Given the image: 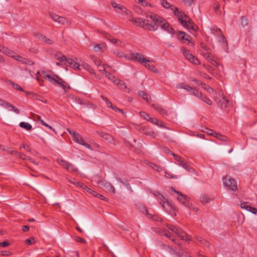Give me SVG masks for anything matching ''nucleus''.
<instances>
[{
  "label": "nucleus",
  "mask_w": 257,
  "mask_h": 257,
  "mask_svg": "<svg viewBox=\"0 0 257 257\" xmlns=\"http://www.w3.org/2000/svg\"><path fill=\"white\" fill-rule=\"evenodd\" d=\"M147 18H150L157 27V30L160 27L162 30H165L169 33L174 35L175 33L174 29L172 28L169 23L164 18L155 14H152L150 16H147Z\"/></svg>",
  "instance_id": "nucleus-1"
},
{
  "label": "nucleus",
  "mask_w": 257,
  "mask_h": 257,
  "mask_svg": "<svg viewBox=\"0 0 257 257\" xmlns=\"http://www.w3.org/2000/svg\"><path fill=\"white\" fill-rule=\"evenodd\" d=\"M169 229L172 232H174L178 237L180 238L181 240H185L186 241H189L191 239V237L186 234L181 229L177 228V227L173 225L168 226Z\"/></svg>",
  "instance_id": "nucleus-2"
},
{
  "label": "nucleus",
  "mask_w": 257,
  "mask_h": 257,
  "mask_svg": "<svg viewBox=\"0 0 257 257\" xmlns=\"http://www.w3.org/2000/svg\"><path fill=\"white\" fill-rule=\"evenodd\" d=\"M223 182L224 185L232 191H235L237 189L236 182L229 176L223 177Z\"/></svg>",
  "instance_id": "nucleus-3"
},
{
  "label": "nucleus",
  "mask_w": 257,
  "mask_h": 257,
  "mask_svg": "<svg viewBox=\"0 0 257 257\" xmlns=\"http://www.w3.org/2000/svg\"><path fill=\"white\" fill-rule=\"evenodd\" d=\"M181 51L184 56L190 62L195 65L200 64L199 60L197 58H196L194 55H193L192 54L190 53L189 51H188L185 48H182Z\"/></svg>",
  "instance_id": "nucleus-4"
},
{
  "label": "nucleus",
  "mask_w": 257,
  "mask_h": 257,
  "mask_svg": "<svg viewBox=\"0 0 257 257\" xmlns=\"http://www.w3.org/2000/svg\"><path fill=\"white\" fill-rule=\"evenodd\" d=\"M1 52H3V53L9 56V57L14 58L18 61H19L21 63H22V61L24 58V57H21V56H19V55H18L15 52L10 50L7 47H4L3 48H1Z\"/></svg>",
  "instance_id": "nucleus-5"
},
{
  "label": "nucleus",
  "mask_w": 257,
  "mask_h": 257,
  "mask_svg": "<svg viewBox=\"0 0 257 257\" xmlns=\"http://www.w3.org/2000/svg\"><path fill=\"white\" fill-rule=\"evenodd\" d=\"M172 155L173 156L174 159L179 162L178 165L182 167L183 168L188 170L189 172H191L190 169H191V168L189 167L188 163L185 161L184 158H183L180 156L173 153H172Z\"/></svg>",
  "instance_id": "nucleus-6"
},
{
  "label": "nucleus",
  "mask_w": 257,
  "mask_h": 257,
  "mask_svg": "<svg viewBox=\"0 0 257 257\" xmlns=\"http://www.w3.org/2000/svg\"><path fill=\"white\" fill-rule=\"evenodd\" d=\"M73 140L78 144L83 145L87 149L92 150V148L91 145L86 143L83 140L82 137L78 133H77L73 137Z\"/></svg>",
  "instance_id": "nucleus-7"
},
{
  "label": "nucleus",
  "mask_w": 257,
  "mask_h": 257,
  "mask_svg": "<svg viewBox=\"0 0 257 257\" xmlns=\"http://www.w3.org/2000/svg\"><path fill=\"white\" fill-rule=\"evenodd\" d=\"M134 59L143 64L145 62L149 61V60L144 58L143 55L139 53H133L131 54V56H129V58H127L128 60H132Z\"/></svg>",
  "instance_id": "nucleus-8"
},
{
  "label": "nucleus",
  "mask_w": 257,
  "mask_h": 257,
  "mask_svg": "<svg viewBox=\"0 0 257 257\" xmlns=\"http://www.w3.org/2000/svg\"><path fill=\"white\" fill-rule=\"evenodd\" d=\"M174 14L178 18V21L180 22L182 26L186 25V18H184V15H186L184 13L179 11V9L177 7L174 8Z\"/></svg>",
  "instance_id": "nucleus-9"
},
{
  "label": "nucleus",
  "mask_w": 257,
  "mask_h": 257,
  "mask_svg": "<svg viewBox=\"0 0 257 257\" xmlns=\"http://www.w3.org/2000/svg\"><path fill=\"white\" fill-rule=\"evenodd\" d=\"M49 15L53 20L54 21L60 24L64 25L67 22L66 19L65 17L59 16L53 13L49 12Z\"/></svg>",
  "instance_id": "nucleus-10"
},
{
  "label": "nucleus",
  "mask_w": 257,
  "mask_h": 257,
  "mask_svg": "<svg viewBox=\"0 0 257 257\" xmlns=\"http://www.w3.org/2000/svg\"><path fill=\"white\" fill-rule=\"evenodd\" d=\"M177 36L178 39L183 43H190L192 40V38L189 35L182 31H179L177 34Z\"/></svg>",
  "instance_id": "nucleus-11"
},
{
  "label": "nucleus",
  "mask_w": 257,
  "mask_h": 257,
  "mask_svg": "<svg viewBox=\"0 0 257 257\" xmlns=\"http://www.w3.org/2000/svg\"><path fill=\"white\" fill-rule=\"evenodd\" d=\"M98 183L102 188L115 193V189L109 182H107L106 180H101Z\"/></svg>",
  "instance_id": "nucleus-12"
},
{
  "label": "nucleus",
  "mask_w": 257,
  "mask_h": 257,
  "mask_svg": "<svg viewBox=\"0 0 257 257\" xmlns=\"http://www.w3.org/2000/svg\"><path fill=\"white\" fill-rule=\"evenodd\" d=\"M130 21L138 27L145 28V23L146 22V19H143L140 18H136L133 17L130 20Z\"/></svg>",
  "instance_id": "nucleus-13"
},
{
  "label": "nucleus",
  "mask_w": 257,
  "mask_h": 257,
  "mask_svg": "<svg viewBox=\"0 0 257 257\" xmlns=\"http://www.w3.org/2000/svg\"><path fill=\"white\" fill-rule=\"evenodd\" d=\"M184 18H186L185 21L186 23V25L183 26L188 30L191 29L193 31H195L196 26L193 23V21L187 15H184Z\"/></svg>",
  "instance_id": "nucleus-14"
},
{
  "label": "nucleus",
  "mask_w": 257,
  "mask_h": 257,
  "mask_svg": "<svg viewBox=\"0 0 257 257\" xmlns=\"http://www.w3.org/2000/svg\"><path fill=\"white\" fill-rule=\"evenodd\" d=\"M143 212L144 213H145L146 215L150 218L152 219V220L155 221H162L161 218L158 215L156 214H153L152 213H150L148 212L147 209L146 207H143Z\"/></svg>",
  "instance_id": "nucleus-15"
},
{
  "label": "nucleus",
  "mask_w": 257,
  "mask_h": 257,
  "mask_svg": "<svg viewBox=\"0 0 257 257\" xmlns=\"http://www.w3.org/2000/svg\"><path fill=\"white\" fill-rule=\"evenodd\" d=\"M96 133L101 138H103L106 141H107L108 142L111 143L112 141L114 140V138L111 136L110 135L105 133L103 132L98 131L96 132Z\"/></svg>",
  "instance_id": "nucleus-16"
},
{
  "label": "nucleus",
  "mask_w": 257,
  "mask_h": 257,
  "mask_svg": "<svg viewBox=\"0 0 257 257\" xmlns=\"http://www.w3.org/2000/svg\"><path fill=\"white\" fill-rule=\"evenodd\" d=\"M1 105L8 108L10 110H13L17 114H18L20 112V110L16 108L12 104L8 102H6L4 100H1Z\"/></svg>",
  "instance_id": "nucleus-17"
},
{
  "label": "nucleus",
  "mask_w": 257,
  "mask_h": 257,
  "mask_svg": "<svg viewBox=\"0 0 257 257\" xmlns=\"http://www.w3.org/2000/svg\"><path fill=\"white\" fill-rule=\"evenodd\" d=\"M36 37L39 40L43 41V42L51 45L53 44V42L51 39H49L47 37L43 36L42 34L38 33L35 35Z\"/></svg>",
  "instance_id": "nucleus-18"
},
{
  "label": "nucleus",
  "mask_w": 257,
  "mask_h": 257,
  "mask_svg": "<svg viewBox=\"0 0 257 257\" xmlns=\"http://www.w3.org/2000/svg\"><path fill=\"white\" fill-rule=\"evenodd\" d=\"M145 23V28H147L150 31H155L157 30V27L153 21H150L149 20H146Z\"/></svg>",
  "instance_id": "nucleus-19"
},
{
  "label": "nucleus",
  "mask_w": 257,
  "mask_h": 257,
  "mask_svg": "<svg viewBox=\"0 0 257 257\" xmlns=\"http://www.w3.org/2000/svg\"><path fill=\"white\" fill-rule=\"evenodd\" d=\"M66 61H67V62L69 64V66L71 67H72L75 70H79L80 69L79 68L80 65L78 63L74 61L73 59L70 58H66Z\"/></svg>",
  "instance_id": "nucleus-20"
},
{
  "label": "nucleus",
  "mask_w": 257,
  "mask_h": 257,
  "mask_svg": "<svg viewBox=\"0 0 257 257\" xmlns=\"http://www.w3.org/2000/svg\"><path fill=\"white\" fill-rule=\"evenodd\" d=\"M4 150H6V151L9 152L11 154L15 155L23 160H26L27 156L24 153L17 152L15 150H11L9 151V150L5 149H4Z\"/></svg>",
  "instance_id": "nucleus-21"
},
{
  "label": "nucleus",
  "mask_w": 257,
  "mask_h": 257,
  "mask_svg": "<svg viewBox=\"0 0 257 257\" xmlns=\"http://www.w3.org/2000/svg\"><path fill=\"white\" fill-rule=\"evenodd\" d=\"M148 121H150V122H152V123L155 124L157 125V126H160L161 127H165V126L163 124V122L159 120V119H158L156 118H152V117H150V118H149V120H148Z\"/></svg>",
  "instance_id": "nucleus-22"
},
{
  "label": "nucleus",
  "mask_w": 257,
  "mask_h": 257,
  "mask_svg": "<svg viewBox=\"0 0 257 257\" xmlns=\"http://www.w3.org/2000/svg\"><path fill=\"white\" fill-rule=\"evenodd\" d=\"M54 58L60 62H64L66 60V57L61 53L57 52L54 55Z\"/></svg>",
  "instance_id": "nucleus-23"
},
{
  "label": "nucleus",
  "mask_w": 257,
  "mask_h": 257,
  "mask_svg": "<svg viewBox=\"0 0 257 257\" xmlns=\"http://www.w3.org/2000/svg\"><path fill=\"white\" fill-rule=\"evenodd\" d=\"M115 83L117 84V85H118L120 89L124 91H125L126 92H129V89L127 88L126 85L123 82L118 80V81H116Z\"/></svg>",
  "instance_id": "nucleus-24"
},
{
  "label": "nucleus",
  "mask_w": 257,
  "mask_h": 257,
  "mask_svg": "<svg viewBox=\"0 0 257 257\" xmlns=\"http://www.w3.org/2000/svg\"><path fill=\"white\" fill-rule=\"evenodd\" d=\"M177 88H183L186 90L188 92H192L193 88L191 87L188 85L184 84L183 83L179 84L177 86Z\"/></svg>",
  "instance_id": "nucleus-25"
},
{
  "label": "nucleus",
  "mask_w": 257,
  "mask_h": 257,
  "mask_svg": "<svg viewBox=\"0 0 257 257\" xmlns=\"http://www.w3.org/2000/svg\"><path fill=\"white\" fill-rule=\"evenodd\" d=\"M81 188L85 190L86 192L89 193L90 194L92 195L93 196H97V192H96L95 191L91 189L90 188H88L87 186L83 185L81 186Z\"/></svg>",
  "instance_id": "nucleus-26"
},
{
  "label": "nucleus",
  "mask_w": 257,
  "mask_h": 257,
  "mask_svg": "<svg viewBox=\"0 0 257 257\" xmlns=\"http://www.w3.org/2000/svg\"><path fill=\"white\" fill-rule=\"evenodd\" d=\"M150 61L149 60V61L145 62L143 65L149 70L152 71L153 72H156L157 71L156 67L153 64H150Z\"/></svg>",
  "instance_id": "nucleus-27"
},
{
  "label": "nucleus",
  "mask_w": 257,
  "mask_h": 257,
  "mask_svg": "<svg viewBox=\"0 0 257 257\" xmlns=\"http://www.w3.org/2000/svg\"><path fill=\"white\" fill-rule=\"evenodd\" d=\"M138 93L140 97L143 98L144 100H146L148 103L149 102V96L145 91H138Z\"/></svg>",
  "instance_id": "nucleus-28"
},
{
  "label": "nucleus",
  "mask_w": 257,
  "mask_h": 257,
  "mask_svg": "<svg viewBox=\"0 0 257 257\" xmlns=\"http://www.w3.org/2000/svg\"><path fill=\"white\" fill-rule=\"evenodd\" d=\"M147 164L151 168H152L153 170H156L158 172H161L163 170L162 168L154 164L153 163L148 162L147 163Z\"/></svg>",
  "instance_id": "nucleus-29"
},
{
  "label": "nucleus",
  "mask_w": 257,
  "mask_h": 257,
  "mask_svg": "<svg viewBox=\"0 0 257 257\" xmlns=\"http://www.w3.org/2000/svg\"><path fill=\"white\" fill-rule=\"evenodd\" d=\"M80 66L82 67L83 69L88 71L91 73H93L94 72V70L86 63L83 62Z\"/></svg>",
  "instance_id": "nucleus-30"
},
{
  "label": "nucleus",
  "mask_w": 257,
  "mask_h": 257,
  "mask_svg": "<svg viewBox=\"0 0 257 257\" xmlns=\"http://www.w3.org/2000/svg\"><path fill=\"white\" fill-rule=\"evenodd\" d=\"M6 82H8V83H10L14 89L20 90L21 91H25V90L19 84H16L10 80H7Z\"/></svg>",
  "instance_id": "nucleus-31"
},
{
  "label": "nucleus",
  "mask_w": 257,
  "mask_h": 257,
  "mask_svg": "<svg viewBox=\"0 0 257 257\" xmlns=\"http://www.w3.org/2000/svg\"><path fill=\"white\" fill-rule=\"evenodd\" d=\"M40 76L44 78H48L49 81L51 83H53V80H54V78L51 77L50 75L48 74L46 71H42L41 72V75Z\"/></svg>",
  "instance_id": "nucleus-32"
},
{
  "label": "nucleus",
  "mask_w": 257,
  "mask_h": 257,
  "mask_svg": "<svg viewBox=\"0 0 257 257\" xmlns=\"http://www.w3.org/2000/svg\"><path fill=\"white\" fill-rule=\"evenodd\" d=\"M20 126L21 127L24 128L27 131H29L32 128V125L30 123L26 122H20Z\"/></svg>",
  "instance_id": "nucleus-33"
},
{
  "label": "nucleus",
  "mask_w": 257,
  "mask_h": 257,
  "mask_svg": "<svg viewBox=\"0 0 257 257\" xmlns=\"http://www.w3.org/2000/svg\"><path fill=\"white\" fill-rule=\"evenodd\" d=\"M120 11H122V12H124V13H125L127 15L129 13H130V12L129 11H128L125 7H124L123 6H117V8H116V11L118 13H120Z\"/></svg>",
  "instance_id": "nucleus-34"
},
{
  "label": "nucleus",
  "mask_w": 257,
  "mask_h": 257,
  "mask_svg": "<svg viewBox=\"0 0 257 257\" xmlns=\"http://www.w3.org/2000/svg\"><path fill=\"white\" fill-rule=\"evenodd\" d=\"M220 5L218 3H215L213 5V8L216 14L218 15H220L221 14V11L219 9Z\"/></svg>",
  "instance_id": "nucleus-35"
},
{
  "label": "nucleus",
  "mask_w": 257,
  "mask_h": 257,
  "mask_svg": "<svg viewBox=\"0 0 257 257\" xmlns=\"http://www.w3.org/2000/svg\"><path fill=\"white\" fill-rule=\"evenodd\" d=\"M214 134L215 137H216V138H217L218 139H219L221 141L225 142V141H227L228 140V138L225 136L219 134H217L216 133H214Z\"/></svg>",
  "instance_id": "nucleus-36"
},
{
  "label": "nucleus",
  "mask_w": 257,
  "mask_h": 257,
  "mask_svg": "<svg viewBox=\"0 0 257 257\" xmlns=\"http://www.w3.org/2000/svg\"><path fill=\"white\" fill-rule=\"evenodd\" d=\"M105 76L109 80H110L114 83H115L116 81H118V80L116 79L114 75H113L112 74H111L110 72H105Z\"/></svg>",
  "instance_id": "nucleus-37"
},
{
  "label": "nucleus",
  "mask_w": 257,
  "mask_h": 257,
  "mask_svg": "<svg viewBox=\"0 0 257 257\" xmlns=\"http://www.w3.org/2000/svg\"><path fill=\"white\" fill-rule=\"evenodd\" d=\"M240 207L242 209H244L247 211H248L249 209L250 208V205L248 202H242L240 203Z\"/></svg>",
  "instance_id": "nucleus-38"
},
{
  "label": "nucleus",
  "mask_w": 257,
  "mask_h": 257,
  "mask_svg": "<svg viewBox=\"0 0 257 257\" xmlns=\"http://www.w3.org/2000/svg\"><path fill=\"white\" fill-rule=\"evenodd\" d=\"M104 36L113 44H115L117 42V40L115 38L112 37L107 33H104Z\"/></svg>",
  "instance_id": "nucleus-39"
},
{
  "label": "nucleus",
  "mask_w": 257,
  "mask_h": 257,
  "mask_svg": "<svg viewBox=\"0 0 257 257\" xmlns=\"http://www.w3.org/2000/svg\"><path fill=\"white\" fill-rule=\"evenodd\" d=\"M196 240L200 242L201 243L204 244L206 246H209V242L207 241L206 240L204 239L202 237L200 236H197L196 237Z\"/></svg>",
  "instance_id": "nucleus-40"
},
{
  "label": "nucleus",
  "mask_w": 257,
  "mask_h": 257,
  "mask_svg": "<svg viewBox=\"0 0 257 257\" xmlns=\"http://www.w3.org/2000/svg\"><path fill=\"white\" fill-rule=\"evenodd\" d=\"M66 170L70 172H75L77 169L72 164H69L66 168Z\"/></svg>",
  "instance_id": "nucleus-41"
},
{
  "label": "nucleus",
  "mask_w": 257,
  "mask_h": 257,
  "mask_svg": "<svg viewBox=\"0 0 257 257\" xmlns=\"http://www.w3.org/2000/svg\"><path fill=\"white\" fill-rule=\"evenodd\" d=\"M143 133L146 135L147 136L152 137H154L155 135V133L153 131L148 129H144Z\"/></svg>",
  "instance_id": "nucleus-42"
},
{
  "label": "nucleus",
  "mask_w": 257,
  "mask_h": 257,
  "mask_svg": "<svg viewBox=\"0 0 257 257\" xmlns=\"http://www.w3.org/2000/svg\"><path fill=\"white\" fill-rule=\"evenodd\" d=\"M191 94L195 96L200 98L201 97H202V94L201 92H199L198 90L193 89L192 92Z\"/></svg>",
  "instance_id": "nucleus-43"
},
{
  "label": "nucleus",
  "mask_w": 257,
  "mask_h": 257,
  "mask_svg": "<svg viewBox=\"0 0 257 257\" xmlns=\"http://www.w3.org/2000/svg\"><path fill=\"white\" fill-rule=\"evenodd\" d=\"M68 181L71 184L75 185H77L81 188V186L83 185V183H82L80 182L77 181L75 179H71L68 180Z\"/></svg>",
  "instance_id": "nucleus-44"
},
{
  "label": "nucleus",
  "mask_w": 257,
  "mask_h": 257,
  "mask_svg": "<svg viewBox=\"0 0 257 257\" xmlns=\"http://www.w3.org/2000/svg\"><path fill=\"white\" fill-rule=\"evenodd\" d=\"M187 199L186 200H184L181 196H177V200L185 206H188L189 205Z\"/></svg>",
  "instance_id": "nucleus-45"
},
{
  "label": "nucleus",
  "mask_w": 257,
  "mask_h": 257,
  "mask_svg": "<svg viewBox=\"0 0 257 257\" xmlns=\"http://www.w3.org/2000/svg\"><path fill=\"white\" fill-rule=\"evenodd\" d=\"M248 19L244 16L241 17V24L243 27L246 26L248 25Z\"/></svg>",
  "instance_id": "nucleus-46"
},
{
  "label": "nucleus",
  "mask_w": 257,
  "mask_h": 257,
  "mask_svg": "<svg viewBox=\"0 0 257 257\" xmlns=\"http://www.w3.org/2000/svg\"><path fill=\"white\" fill-rule=\"evenodd\" d=\"M200 201L203 204L208 203L210 201V198L207 196H201Z\"/></svg>",
  "instance_id": "nucleus-47"
},
{
  "label": "nucleus",
  "mask_w": 257,
  "mask_h": 257,
  "mask_svg": "<svg viewBox=\"0 0 257 257\" xmlns=\"http://www.w3.org/2000/svg\"><path fill=\"white\" fill-rule=\"evenodd\" d=\"M200 99L204 101V102L206 103L207 104L211 105L212 104V101L208 98L206 97L205 96H203L202 95V97L200 98Z\"/></svg>",
  "instance_id": "nucleus-48"
},
{
  "label": "nucleus",
  "mask_w": 257,
  "mask_h": 257,
  "mask_svg": "<svg viewBox=\"0 0 257 257\" xmlns=\"http://www.w3.org/2000/svg\"><path fill=\"white\" fill-rule=\"evenodd\" d=\"M171 189H172L174 192L176 193L178 195V196H181L184 200H186L188 198L186 195H184L179 191L176 190L173 187H171Z\"/></svg>",
  "instance_id": "nucleus-49"
},
{
  "label": "nucleus",
  "mask_w": 257,
  "mask_h": 257,
  "mask_svg": "<svg viewBox=\"0 0 257 257\" xmlns=\"http://www.w3.org/2000/svg\"><path fill=\"white\" fill-rule=\"evenodd\" d=\"M171 189H172L174 192L176 193L178 195V196H181L184 200H186L188 198L186 195H184L179 191L176 190L173 187H171Z\"/></svg>",
  "instance_id": "nucleus-50"
},
{
  "label": "nucleus",
  "mask_w": 257,
  "mask_h": 257,
  "mask_svg": "<svg viewBox=\"0 0 257 257\" xmlns=\"http://www.w3.org/2000/svg\"><path fill=\"white\" fill-rule=\"evenodd\" d=\"M22 63L29 65H33L34 64V63L33 61L26 58H24V59L22 61Z\"/></svg>",
  "instance_id": "nucleus-51"
},
{
  "label": "nucleus",
  "mask_w": 257,
  "mask_h": 257,
  "mask_svg": "<svg viewBox=\"0 0 257 257\" xmlns=\"http://www.w3.org/2000/svg\"><path fill=\"white\" fill-rule=\"evenodd\" d=\"M91 58L96 65L97 66H100L101 64V60L99 59L94 56H92Z\"/></svg>",
  "instance_id": "nucleus-52"
},
{
  "label": "nucleus",
  "mask_w": 257,
  "mask_h": 257,
  "mask_svg": "<svg viewBox=\"0 0 257 257\" xmlns=\"http://www.w3.org/2000/svg\"><path fill=\"white\" fill-rule=\"evenodd\" d=\"M140 113L141 116L143 117L145 119L147 120V121H148L149 120V118H150V116H149V115L145 112L142 111L140 112Z\"/></svg>",
  "instance_id": "nucleus-53"
},
{
  "label": "nucleus",
  "mask_w": 257,
  "mask_h": 257,
  "mask_svg": "<svg viewBox=\"0 0 257 257\" xmlns=\"http://www.w3.org/2000/svg\"><path fill=\"white\" fill-rule=\"evenodd\" d=\"M74 240L77 242H80L82 243H86V241L84 238H81L79 236H75Z\"/></svg>",
  "instance_id": "nucleus-54"
},
{
  "label": "nucleus",
  "mask_w": 257,
  "mask_h": 257,
  "mask_svg": "<svg viewBox=\"0 0 257 257\" xmlns=\"http://www.w3.org/2000/svg\"><path fill=\"white\" fill-rule=\"evenodd\" d=\"M161 4L164 8L168 9L171 7V5L166 0H162Z\"/></svg>",
  "instance_id": "nucleus-55"
},
{
  "label": "nucleus",
  "mask_w": 257,
  "mask_h": 257,
  "mask_svg": "<svg viewBox=\"0 0 257 257\" xmlns=\"http://www.w3.org/2000/svg\"><path fill=\"white\" fill-rule=\"evenodd\" d=\"M208 62L211 63L213 65L218 67L219 66V63L215 60L212 58H210L208 59Z\"/></svg>",
  "instance_id": "nucleus-56"
},
{
  "label": "nucleus",
  "mask_w": 257,
  "mask_h": 257,
  "mask_svg": "<svg viewBox=\"0 0 257 257\" xmlns=\"http://www.w3.org/2000/svg\"><path fill=\"white\" fill-rule=\"evenodd\" d=\"M138 3H141L142 6L143 7H147L148 5L151 6L150 4H149V3H148L147 2H146L145 0H138Z\"/></svg>",
  "instance_id": "nucleus-57"
},
{
  "label": "nucleus",
  "mask_w": 257,
  "mask_h": 257,
  "mask_svg": "<svg viewBox=\"0 0 257 257\" xmlns=\"http://www.w3.org/2000/svg\"><path fill=\"white\" fill-rule=\"evenodd\" d=\"M75 101L79 104H81V105H85L86 104V103L85 102V101L84 100H83L82 99H80V98H78V97H75L74 98Z\"/></svg>",
  "instance_id": "nucleus-58"
},
{
  "label": "nucleus",
  "mask_w": 257,
  "mask_h": 257,
  "mask_svg": "<svg viewBox=\"0 0 257 257\" xmlns=\"http://www.w3.org/2000/svg\"><path fill=\"white\" fill-rule=\"evenodd\" d=\"M93 49L95 52H101L102 49L101 45L97 44L94 47Z\"/></svg>",
  "instance_id": "nucleus-59"
},
{
  "label": "nucleus",
  "mask_w": 257,
  "mask_h": 257,
  "mask_svg": "<svg viewBox=\"0 0 257 257\" xmlns=\"http://www.w3.org/2000/svg\"><path fill=\"white\" fill-rule=\"evenodd\" d=\"M54 78V80H53V83L54 82H57L58 84H59L61 81H63V79L58 76V75H55Z\"/></svg>",
  "instance_id": "nucleus-60"
},
{
  "label": "nucleus",
  "mask_w": 257,
  "mask_h": 257,
  "mask_svg": "<svg viewBox=\"0 0 257 257\" xmlns=\"http://www.w3.org/2000/svg\"><path fill=\"white\" fill-rule=\"evenodd\" d=\"M60 163L61 165H62L66 169L67 167L68 166V165L70 164L68 162H66L65 160H61Z\"/></svg>",
  "instance_id": "nucleus-61"
},
{
  "label": "nucleus",
  "mask_w": 257,
  "mask_h": 257,
  "mask_svg": "<svg viewBox=\"0 0 257 257\" xmlns=\"http://www.w3.org/2000/svg\"><path fill=\"white\" fill-rule=\"evenodd\" d=\"M12 253L10 251L8 250H3L1 249V255L9 256Z\"/></svg>",
  "instance_id": "nucleus-62"
},
{
  "label": "nucleus",
  "mask_w": 257,
  "mask_h": 257,
  "mask_svg": "<svg viewBox=\"0 0 257 257\" xmlns=\"http://www.w3.org/2000/svg\"><path fill=\"white\" fill-rule=\"evenodd\" d=\"M34 238H28L26 240L25 242L27 244L31 245L33 243L35 242Z\"/></svg>",
  "instance_id": "nucleus-63"
},
{
  "label": "nucleus",
  "mask_w": 257,
  "mask_h": 257,
  "mask_svg": "<svg viewBox=\"0 0 257 257\" xmlns=\"http://www.w3.org/2000/svg\"><path fill=\"white\" fill-rule=\"evenodd\" d=\"M152 106L156 109L157 111H159V109L161 108V106L157 104H152Z\"/></svg>",
  "instance_id": "nucleus-64"
}]
</instances>
